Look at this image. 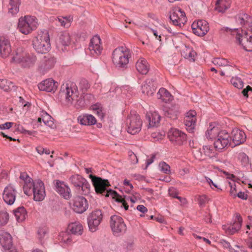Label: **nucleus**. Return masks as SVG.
I'll list each match as a JSON object with an SVG mask.
<instances>
[{
    "label": "nucleus",
    "instance_id": "58",
    "mask_svg": "<svg viewBox=\"0 0 252 252\" xmlns=\"http://www.w3.org/2000/svg\"><path fill=\"white\" fill-rule=\"evenodd\" d=\"M168 193L170 196L177 198L178 197V193L176 189L173 187H171L168 189Z\"/></svg>",
    "mask_w": 252,
    "mask_h": 252
},
{
    "label": "nucleus",
    "instance_id": "8",
    "mask_svg": "<svg viewBox=\"0 0 252 252\" xmlns=\"http://www.w3.org/2000/svg\"><path fill=\"white\" fill-rule=\"evenodd\" d=\"M240 30L238 29H234L231 30V34L236 36V39L239 44L243 46V49L248 52H252V36L247 37V33L243 34L240 33Z\"/></svg>",
    "mask_w": 252,
    "mask_h": 252
},
{
    "label": "nucleus",
    "instance_id": "6",
    "mask_svg": "<svg viewBox=\"0 0 252 252\" xmlns=\"http://www.w3.org/2000/svg\"><path fill=\"white\" fill-rule=\"evenodd\" d=\"M38 26L37 19L34 16H25L19 18L18 29L24 34H28L36 29Z\"/></svg>",
    "mask_w": 252,
    "mask_h": 252
},
{
    "label": "nucleus",
    "instance_id": "7",
    "mask_svg": "<svg viewBox=\"0 0 252 252\" xmlns=\"http://www.w3.org/2000/svg\"><path fill=\"white\" fill-rule=\"evenodd\" d=\"M71 184L76 188L78 193L87 195L90 192V185L88 181L79 175H74L70 178Z\"/></svg>",
    "mask_w": 252,
    "mask_h": 252
},
{
    "label": "nucleus",
    "instance_id": "34",
    "mask_svg": "<svg viewBox=\"0 0 252 252\" xmlns=\"http://www.w3.org/2000/svg\"><path fill=\"white\" fill-rule=\"evenodd\" d=\"M21 0H10L8 5V12L14 15L19 11Z\"/></svg>",
    "mask_w": 252,
    "mask_h": 252
},
{
    "label": "nucleus",
    "instance_id": "29",
    "mask_svg": "<svg viewBox=\"0 0 252 252\" xmlns=\"http://www.w3.org/2000/svg\"><path fill=\"white\" fill-rule=\"evenodd\" d=\"M136 68L140 73L146 74L149 70V65L145 59L141 58L137 61Z\"/></svg>",
    "mask_w": 252,
    "mask_h": 252
},
{
    "label": "nucleus",
    "instance_id": "54",
    "mask_svg": "<svg viewBox=\"0 0 252 252\" xmlns=\"http://www.w3.org/2000/svg\"><path fill=\"white\" fill-rule=\"evenodd\" d=\"M20 178L25 181V184L26 185L27 183H33L34 181L33 180L29 177L28 175L26 173H22L20 174Z\"/></svg>",
    "mask_w": 252,
    "mask_h": 252
},
{
    "label": "nucleus",
    "instance_id": "43",
    "mask_svg": "<svg viewBox=\"0 0 252 252\" xmlns=\"http://www.w3.org/2000/svg\"><path fill=\"white\" fill-rule=\"evenodd\" d=\"M14 87L13 83L6 79H0V88L5 91H8Z\"/></svg>",
    "mask_w": 252,
    "mask_h": 252
},
{
    "label": "nucleus",
    "instance_id": "63",
    "mask_svg": "<svg viewBox=\"0 0 252 252\" xmlns=\"http://www.w3.org/2000/svg\"><path fill=\"white\" fill-rule=\"evenodd\" d=\"M250 91H252V88L250 86H248L246 89L243 90L242 93L245 96L248 97V93Z\"/></svg>",
    "mask_w": 252,
    "mask_h": 252
},
{
    "label": "nucleus",
    "instance_id": "44",
    "mask_svg": "<svg viewBox=\"0 0 252 252\" xmlns=\"http://www.w3.org/2000/svg\"><path fill=\"white\" fill-rule=\"evenodd\" d=\"M92 109L94 112V113L101 119H103L104 118V109L100 104L96 103L92 105Z\"/></svg>",
    "mask_w": 252,
    "mask_h": 252
},
{
    "label": "nucleus",
    "instance_id": "30",
    "mask_svg": "<svg viewBox=\"0 0 252 252\" xmlns=\"http://www.w3.org/2000/svg\"><path fill=\"white\" fill-rule=\"evenodd\" d=\"M70 35L69 33L67 32L61 33L57 41V45L59 46H67L70 44Z\"/></svg>",
    "mask_w": 252,
    "mask_h": 252
},
{
    "label": "nucleus",
    "instance_id": "45",
    "mask_svg": "<svg viewBox=\"0 0 252 252\" xmlns=\"http://www.w3.org/2000/svg\"><path fill=\"white\" fill-rule=\"evenodd\" d=\"M72 18L63 17L61 18H58L56 21L58 22L60 25L64 28H68L70 26L71 22H72Z\"/></svg>",
    "mask_w": 252,
    "mask_h": 252
},
{
    "label": "nucleus",
    "instance_id": "35",
    "mask_svg": "<svg viewBox=\"0 0 252 252\" xmlns=\"http://www.w3.org/2000/svg\"><path fill=\"white\" fill-rule=\"evenodd\" d=\"M14 215L16 217V220L18 222H22L24 221L27 216V212L24 207L18 208L14 211Z\"/></svg>",
    "mask_w": 252,
    "mask_h": 252
},
{
    "label": "nucleus",
    "instance_id": "38",
    "mask_svg": "<svg viewBox=\"0 0 252 252\" xmlns=\"http://www.w3.org/2000/svg\"><path fill=\"white\" fill-rule=\"evenodd\" d=\"M36 60V56L32 54H27L21 65L24 67H29L32 66Z\"/></svg>",
    "mask_w": 252,
    "mask_h": 252
},
{
    "label": "nucleus",
    "instance_id": "1",
    "mask_svg": "<svg viewBox=\"0 0 252 252\" xmlns=\"http://www.w3.org/2000/svg\"><path fill=\"white\" fill-rule=\"evenodd\" d=\"M89 177L92 179L95 190L97 194H101L105 196H111L115 201L121 203V207H124L126 210L128 208V205L126 203L127 201L130 200L131 202L135 203V200L132 197L126 195L123 197L113 190H107V188L110 186L108 180L102 179L92 174H90Z\"/></svg>",
    "mask_w": 252,
    "mask_h": 252
},
{
    "label": "nucleus",
    "instance_id": "46",
    "mask_svg": "<svg viewBox=\"0 0 252 252\" xmlns=\"http://www.w3.org/2000/svg\"><path fill=\"white\" fill-rule=\"evenodd\" d=\"M203 151L205 155L210 158L215 157L217 155V153L215 151H214L213 148L210 146H204L203 147Z\"/></svg>",
    "mask_w": 252,
    "mask_h": 252
},
{
    "label": "nucleus",
    "instance_id": "60",
    "mask_svg": "<svg viewBox=\"0 0 252 252\" xmlns=\"http://www.w3.org/2000/svg\"><path fill=\"white\" fill-rule=\"evenodd\" d=\"M129 156L131 160L132 163L136 164L138 162V158L136 156L133 152H130Z\"/></svg>",
    "mask_w": 252,
    "mask_h": 252
},
{
    "label": "nucleus",
    "instance_id": "22",
    "mask_svg": "<svg viewBox=\"0 0 252 252\" xmlns=\"http://www.w3.org/2000/svg\"><path fill=\"white\" fill-rule=\"evenodd\" d=\"M58 83L53 79H48L40 83L38 87L40 91L47 92H54L57 89Z\"/></svg>",
    "mask_w": 252,
    "mask_h": 252
},
{
    "label": "nucleus",
    "instance_id": "40",
    "mask_svg": "<svg viewBox=\"0 0 252 252\" xmlns=\"http://www.w3.org/2000/svg\"><path fill=\"white\" fill-rule=\"evenodd\" d=\"M216 5V10L221 13L224 12L229 7V3L225 0H218Z\"/></svg>",
    "mask_w": 252,
    "mask_h": 252
},
{
    "label": "nucleus",
    "instance_id": "3",
    "mask_svg": "<svg viewBox=\"0 0 252 252\" xmlns=\"http://www.w3.org/2000/svg\"><path fill=\"white\" fill-rule=\"evenodd\" d=\"M25 194L30 196L33 194V199L36 201H42L46 196L43 183L41 180L35 181L33 183H27L23 187Z\"/></svg>",
    "mask_w": 252,
    "mask_h": 252
},
{
    "label": "nucleus",
    "instance_id": "17",
    "mask_svg": "<svg viewBox=\"0 0 252 252\" xmlns=\"http://www.w3.org/2000/svg\"><path fill=\"white\" fill-rule=\"evenodd\" d=\"M100 38L95 35L91 40L89 50L91 55L94 56H99L102 52L103 48L100 43Z\"/></svg>",
    "mask_w": 252,
    "mask_h": 252
},
{
    "label": "nucleus",
    "instance_id": "49",
    "mask_svg": "<svg viewBox=\"0 0 252 252\" xmlns=\"http://www.w3.org/2000/svg\"><path fill=\"white\" fill-rule=\"evenodd\" d=\"M163 112L165 116L168 118L172 119H175L177 118L176 112L169 108L166 107H164L163 109Z\"/></svg>",
    "mask_w": 252,
    "mask_h": 252
},
{
    "label": "nucleus",
    "instance_id": "31",
    "mask_svg": "<svg viewBox=\"0 0 252 252\" xmlns=\"http://www.w3.org/2000/svg\"><path fill=\"white\" fill-rule=\"evenodd\" d=\"M149 121L148 127L157 126L160 120V116L156 112L147 115Z\"/></svg>",
    "mask_w": 252,
    "mask_h": 252
},
{
    "label": "nucleus",
    "instance_id": "21",
    "mask_svg": "<svg viewBox=\"0 0 252 252\" xmlns=\"http://www.w3.org/2000/svg\"><path fill=\"white\" fill-rule=\"evenodd\" d=\"M2 198L4 201L8 205L14 203L16 198V191L11 185H9L4 188Z\"/></svg>",
    "mask_w": 252,
    "mask_h": 252
},
{
    "label": "nucleus",
    "instance_id": "55",
    "mask_svg": "<svg viewBox=\"0 0 252 252\" xmlns=\"http://www.w3.org/2000/svg\"><path fill=\"white\" fill-rule=\"evenodd\" d=\"M229 185L230 187V194L234 197H236V186L235 183L233 181L232 183L229 182Z\"/></svg>",
    "mask_w": 252,
    "mask_h": 252
},
{
    "label": "nucleus",
    "instance_id": "12",
    "mask_svg": "<svg viewBox=\"0 0 252 252\" xmlns=\"http://www.w3.org/2000/svg\"><path fill=\"white\" fill-rule=\"evenodd\" d=\"M168 137L172 143L177 145H183L187 141V135L176 128H171L168 131Z\"/></svg>",
    "mask_w": 252,
    "mask_h": 252
},
{
    "label": "nucleus",
    "instance_id": "2",
    "mask_svg": "<svg viewBox=\"0 0 252 252\" xmlns=\"http://www.w3.org/2000/svg\"><path fill=\"white\" fill-rule=\"evenodd\" d=\"M60 94L61 97L65 98L68 104H72L74 101H76V105L79 107H83L85 105L83 98L77 99L78 91L76 85L73 83L63 84L61 86Z\"/></svg>",
    "mask_w": 252,
    "mask_h": 252
},
{
    "label": "nucleus",
    "instance_id": "51",
    "mask_svg": "<svg viewBox=\"0 0 252 252\" xmlns=\"http://www.w3.org/2000/svg\"><path fill=\"white\" fill-rule=\"evenodd\" d=\"M231 83L235 87L239 89L243 87V82L239 77H232L231 79Z\"/></svg>",
    "mask_w": 252,
    "mask_h": 252
},
{
    "label": "nucleus",
    "instance_id": "47",
    "mask_svg": "<svg viewBox=\"0 0 252 252\" xmlns=\"http://www.w3.org/2000/svg\"><path fill=\"white\" fill-rule=\"evenodd\" d=\"M8 220V213L5 210L0 211V227L7 224Z\"/></svg>",
    "mask_w": 252,
    "mask_h": 252
},
{
    "label": "nucleus",
    "instance_id": "25",
    "mask_svg": "<svg viewBox=\"0 0 252 252\" xmlns=\"http://www.w3.org/2000/svg\"><path fill=\"white\" fill-rule=\"evenodd\" d=\"M141 90L143 94L149 96L153 95L156 91V87L153 80L152 79L146 80L141 86Z\"/></svg>",
    "mask_w": 252,
    "mask_h": 252
},
{
    "label": "nucleus",
    "instance_id": "64",
    "mask_svg": "<svg viewBox=\"0 0 252 252\" xmlns=\"http://www.w3.org/2000/svg\"><path fill=\"white\" fill-rule=\"evenodd\" d=\"M137 209L143 213H145L146 212H147V209L144 206V205H138L137 207Z\"/></svg>",
    "mask_w": 252,
    "mask_h": 252
},
{
    "label": "nucleus",
    "instance_id": "10",
    "mask_svg": "<svg viewBox=\"0 0 252 252\" xmlns=\"http://www.w3.org/2000/svg\"><path fill=\"white\" fill-rule=\"evenodd\" d=\"M214 145L217 150H222L228 146L231 145V136L226 131H220L215 140Z\"/></svg>",
    "mask_w": 252,
    "mask_h": 252
},
{
    "label": "nucleus",
    "instance_id": "14",
    "mask_svg": "<svg viewBox=\"0 0 252 252\" xmlns=\"http://www.w3.org/2000/svg\"><path fill=\"white\" fill-rule=\"evenodd\" d=\"M191 28L193 32L198 36H204L209 30L208 23L205 20H199L197 22H194Z\"/></svg>",
    "mask_w": 252,
    "mask_h": 252
},
{
    "label": "nucleus",
    "instance_id": "27",
    "mask_svg": "<svg viewBox=\"0 0 252 252\" xmlns=\"http://www.w3.org/2000/svg\"><path fill=\"white\" fill-rule=\"evenodd\" d=\"M0 243L5 249H10L12 246V237L6 232H0Z\"/></svg>",
    "mask_w": 252,
    "mask_h": 252
},
{
    "label": "nucleus",
    "instance_id": "61",
    "mask_svg": "<svg viewBox=\"0 0 252 252\" xmlns=\"http://www.w3.org/2000/svg\"><path fill=\"white\" fill-rule=\"evenodd\" d=\"M236 196H238L239 198L243 200H246L248 198V195L244 192L239 191L237 194Z\"/></svg>",
    "mask_w": 252,
    "mask_h": 252
},
{
    "label": "nucleus",
    "instance_id": "9",
    "mask_svg": "<svg viewBox=\"0 0 252 252\" xmlns=\"http://www.w3.org/2000/svg\"><path fill=\"white\" fill-rule=\"evenodd\" d=\"M126 124L127 132L131 134H135L141 129L142 121L140 116L135 113L130 114L127 119Z\"/></svg>",
    "mask_w": 252,
    "mask_h": 252
},
{
    "label": "nucleus",
    "instance_id": "4",
    "mask_svg": "<svg viewBox=\"0 0 252 252\" xmlns=\"http://www.w3.org/2000/svg\"><path fill=\"white\" fill-rule=\"evenodd\" d=\"M130 51L126 47L116 48L112 53V61L117 67L124 68L129 63Z\"/></svg>",
    "mask_w": 252,
    "mask_h": 252
},
{
    "label": "nucleus",
    "instance_id": "59",
    "mask_svg": "<svg viewBox=\"0 0 252 252\" xmlns=\"http://www.w3.org/2000/svg\"><path fill=\"white\" fill-rule=\"evenodd\" d=\"M13 124V123L12 122H6L0 125V129H8L12 126Z\"/></svg>",
    "mask_w": 252,
    "mask_h": 252
},
{
    "label": "nucleus",
    "instance_id": "19",
    "mask_svg": "<svg viewBox=\"0 0 252 252\" xmlns=\"http://www.w3.org/2000/svg\"><path fill=\"white\" fill-rule=\"evenodd\" d=\"M56 191L65 199H69L71 196V190L64 182L59 180L55 181Z\"/></svg>",
    "mask_w": 252,
    "mask_h": 252
},
{
    "label": "nucleus",
    "instance_id": "41",
    "mask_svg": "<svg viewBox=\"0 0 252 252\" xmlns=\"http://www.w3.org/2000/svg\"><path fill=\"white\" fill-rule=\"evenodd\" d=\"M59 240L63 244L68 246L72 243L71 236L67 232H62L59 235Z\"/></svg>",
    "mask_w": 252,
    "mask_h": 252
},
{
    "label": "nucleus",
    "instance_id": "24",
    "mask_svg": "<svg viewBox=\"0 0 252 252\" xmlns=\"http://www.w3.org/2000/svg\"><path fill=\"white\" fill-rule=\"evenodd\" d=\"M11 52V45L9 41L3 37L0 38V56L6 58Z\"/></svg>",
    "mask_w": 252,
    "mask_h": 252
},
{
    "label": "nucleus",
    "instance_id": "18",
    "mask_svg": "<svg viewBox=\"0 0 252 252\" xmlns=\"http://www.w3.org/2000/svg\"><path fill=\"white\" fill-rule=\"evenodd\" d=\"M246 139L245 132L238 128H234L232 130L231 141L232 146H236L243 143Z\"/></svg>",
    "mask_w": 252,
    "mask_h": 252
},
{
    "label": "nucleus",
    "instance_id": "52",
    "mask_svg": "<svg viewBox=\"0 0 252 252\" xmlns=\"http://www.w3.org/2000/svg\"><path fill=\"white\" fill-rule=\"evenodd\" d=\"M158 167L160 169V170L165 173L169 174L170 173V166L167 164L164 161H161L159 163Z\"/></svg>",
    "mask_w": 252,
    "mask_h": 252
},
{
    "label": "nucleus",
    "instance_id": "28",
    "mask_svg": "<svg viewBox=\"0 0 252 252\" xmlns=\"http://www.w3.org/2000/svg\"><path fill=\"white\" fill-rule=\"evenodd\" d=\"M78 120L80 124L85 126H92L96 124L95 117L91 114H85L78 117Z\"/></svg>",
    "mask_w": 252,
    "mask_h": 252
},
{
    "label": "nucleus",
    "instance_id": "62",
    "mask_svg": "<svg viewBox=\"0 0 252 252\" xmlns=\"http://www.w3.org/2000/svg\"><path fill=\"white\" fill-rule=\"evenodd\" d=\"M155 158H156V155H152V157L150 158L147 159L146 168H147L149 165H150L154 162V159H155Z\"/></svg>",
    "mask_w": 252,
    "mask_h": 252
},
{
    "label": "nucleus",
    "instance_id": "23",
    "mask_svg": "<svg viewBox=\"0 0 252 252\" xmlns=\"http://www.w3.org/2000/svg\"><path fill=\"white\" fill-rule=\"evenodd\" d=\"M242 218L240 215L237 214L233 223L229 226H223V229L229 234H233L238 232L241 228Z\"/></svg>",
    "mask_w": 252,
    "mask_h": 252
},
{
    "label": "nucleus",
    "instance_id": "42",
    "mask_svg": "<svg viewBox=\"0 0 252 252\" xmlns=\"http://www.w3.org/2000/svg\"><path fill=\"white\" fill-rule=\"evenodd\" d=\"M251 18L247 14H239L236 16L237 21L242 25H247L250 22Z\"/></svg>",
    "mask_w": 252,
    "mask_h": 252
},
{
    "label": "nucleus",
    "instance_id": "57",
    "mask_svg": "<svg viewBox=\"0 0 252 252\" xmlns=\"http://www.w3.org/2000/svg\"><path fill=\"white\" fill-rule=\"evenodd\" d=\"M198 201L200 206L202 207L208 202V198L206 195H201L199 196Z\"/></svg>",
    "mask_w": 252,
    "mask_h": 252
},
{
    "label": "nucleus",
    "instance_id": "48",
    "mask_svg": "<svg viewBox=\"0 0 252 252\" xmlns=\"http://www.w3.org/2000/svg\"><path fill=\"white\" fill-rule=\"evenodd\" d=\"M41 116L43 117L42 121L44 124L49 127H52L54 123L51 120V117L46 112H42Z\"/></svg>",
    "mask_w": 252,
    "mask_h": 252
},
{
    "label": "nucleus",
    "instance_id": "26",
    "mask_svg": "<svg viewBox=\"0 0 252 252\" xmlns=\"http://www.w3.org/2000/svg\"><path fill=\"white\" fill-rule=\"evenodd\" d=\"M56 62L54 58L50 56H44L40 62L39 67L43 71L52 68Z\"/></svg>",
    "mask_w": 252,
    "mask_h": 252
},
{
    "label": "nucleus",
    "instance_id": "37",
    "mask_svg": "<svg viewBox=\"0 0 252 252\" xmlns=\"http://www.w3.org/2000/svg\"><path fill=\"white\" fill-rule=\"evenodd\" d=\"M219 132L217 127L212 126V125H211L206 131L205 136L208 139H216L218 134H219Z\"/></svg>",
    "mask_w": 252,
    "mask_h": 252
},
{
    "label": "nucleus",
    "instance_id": "32",
    "mask_svg": "<svg viewBox=\"0 0 252 252\" xmlns=\"http://www.w3.org/2000/svg\"><path fill=\"white\" fill-rule=\"evenodd\" d=\"M158 99H160L166 103L172 100V96L170 93L164 88H160L157 94Z\"/></svg>",
    "mask_w": 252,
    "mask_h": 252
},
{
    "label": "nucleus",
    "instance_id": "16",
    "mask_svg": "<svg viewBox=\"0 0 252 252\" xmlns=\"http://www.w3.org/2000/svg\"><path fill=\"white\" fill-rule=\"evenodd\" d=\"M170 19L174 25L182 27L187 22V18L185 12L181 9L173 11L170 16Z\"/></svg>",
    "mask_w": 252,
    "mask_h": 252
},
{
    "label": "nucleus",
    "instance_id": "11",
    "mask_svg": "<svg viewBox=\"0 0 252 252\" xmlns=\"http://www.w3.org/2000/svg\"><path fill=\"white\" fill-rule=\"evenodd\" d=\"M110 225L113 233L116 235L125 232L126 229V225L123 219L119 216H112L110 218Z\"/></svg>",
    "mask_w": 252,
    "mask_h": 252
},
{
    "label": "nucleus",
    "instance_id": "39",
    "mask_svg": "<svg viewBox=\"0 0 252 252\" xmlns=\"http://www.w3.org/2000/svg\"><path fill=\"white\" fill-rule=\"evenodd\" d=\"M70 232L74 235H80L83 233V226L79 222H75L70 224L68 226Z\"/></svg>",
    "mask_w": 252,
    "mask_h": 252
},
{
    "label": "nucleus",
    "instance_id": "53",
    "mask_svg": "<svg viewBox=\"0 0 252 252\" xmlns=\"http://www.w3.org/2000/svg\"><path fill=\"white\" fill-rule=\"evenodd\" d=\"M239 158L243 166H247L249 165V157L245 153H240L239 155Z\"/></svg>",
    "mask_w": 252,
    "mask_h": 252
},
{
    "label": "nucleus",
    "instance_id": "50",
    "mask_svg": "<svg viewBox=\"0 0 252 252\" xmlns=\"http://www.w3.org/2000/svg\"><path fill=\"white\" fill-rule=\"evenodd\" d=\"M213 63L216 66H225L228 65V61L223 58H217L213 59Z\"/></svg>",
    "mask_w": 252,
    "mask_h": 252
},
{
    "label": "nucleus",
    "instance_id": "5",
    "mask_svg": "<svg viewBox=\"0 0 252 252\" xmlns=\"http://www.w3.org/2000/svg\"><path fill=\"white\" fill-rule=\"evenodd\" d=\"M32 45L35 50L38 53L45 54L51 48L49 33L47 32H41L33 40Z\"/></svg>",
    "mask_w": 252,
    "mask_h": 252
},
{
    "label": "nucleus",
    "instance_id": "13",
    "mask_svg": "<svg viewBox=\"0 0 252 252\" xmlns=\"http://www.w3.org/2000/svg\"><path fill=\"white\" fill-rule=\"evenodd\" d=\"M102 219V214L99 210H96L91 213L88 217V224L92 232H95Z\"/></svg>",
    "mask_w": 252,
    "mask_h": 252
},
{
    "label": "nucleus",
    "instance_id": "33",
    "mask_svg": "<svg viewBox=\"0 0 252 252\" xmlns=\"http://www.w3.org/2000/svg\"><path fill=\"white\" fill-rule=\"evenodd\" d=\"M196 55V52L192 48L185 46L182 51V55L186 59H189L190 61H195V57Z\"/></svg>",
    "mask_w": 252,
    "mask_h": 252
},
{
    "label": "nucleus",
    "instance_id": "15",
    "mask_svg": "<svg viewBox=\"0 0 252 252\" xmlns=\"http://www.w3.org/2000/svg\"><path fill=\"white\" fill-rule=\"evenodd\" d=\"M88 208V203L86 199L81 196H76L73 201L72 209L77 213L82 214Z\"/></svg>",
    "mask_w": 252,
    "mask_h": 252
},
{
    "label": "nucleus",
    "instance_id": "56",
    "mask_svg": "<svg viewBox=\"0 0 252 252\" xmlns=\"http://www.w3.org/2000/svg\"><path fill=\"white\" fill-rule=\"evenodd\" d=\"M47 232V229L45 227H40L39 228L38 231H37V234H38V237L39 239H42L45 235V234Z\"/></svg>",
    "mask_w": 252,
    "mask_h": 252
},
{
    "label": "nucleus",
    "instance_id": "20",
    "mask_svg": "<svg viewBox=\"0 0 252 252\" xmlns=\"http://www.w3.org/2000/svg\"><path fill=\"white\" fill-rule=\"evenodd\" d=\"M196 115L195 111L190 110L187 113L184 118V123L186 126V129L189 132H193L196 120Z\"/></svg>",
    "mask_w": 252,
    "mask_h": 252
},
{
    "label": "nucleus",
    "instance_id": "36",
    "mask_svg": "<svg viewBox=\"0 0 252 252\" xmlns=\"http://www.w3.org/2000/svg\"><path fill=\"white\" fill-rule=\"evenodd\" d=\"M27 55V54L24 52L22 48H18L17 49L15 55L12 58L11 62L21 64Z\"/></svg>",
    "mask_w": 252,
    "mask_h": 252
}]
</instances>
